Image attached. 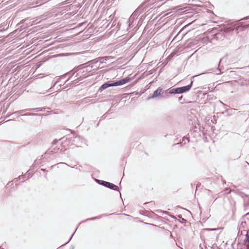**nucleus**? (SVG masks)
I'll list each match as a JSON object with an SVG mask.
<instances>
[{
  "label": "nucleus",
  "mask_w": 249,
  "mask_h": 249,
  "mask_svg": "<svg viewBox=\"0 0 249 249\" xmlns=\"http://www.w3.org/2000/svg\"><path fill=\"white\" fill-rule=\"evenodd\" d=\"M93 68V65L90 66V65H89L84 68H80V66H79L78 68H74L71 71L74 70H75V71L69 74L70 75V76L65 81V84L71 80L73 77L74 79L72 81V83L71 84H77L79 81L88 77L89 75V72L90 71V70H89V68L92 69Z\"/></svg>",
  "instance_id": "nucleus-1"
},
{
  "label": "nucleus",
  "mask_w": 249,
  "mask_h": 249,
  "mask_svg": "<svg viewBox=\"0 0 249 249\" xmlns=\"http://www.w3.org/2000/svg\"><path fill=\"white\" fill-rule=\"evenodd\" d=\"M98 218V216H95V217H91V218H89L87 219L86 220V221L94 220Z\"/></svg>",
  "instance_id": "nucleus-22"
},
{
  "label": "nucleus",
  "mask_w": 249,
  "mask_h": 249,
  "mask_svg": "<svg viewBox=\"0 0 249 249\" xmlns=\"http://www.w3.org/2000/svg\"><path fill=\"white\" fill-rule=\"evenodd\" d=\"M45 110V108L41 107V110L40 111H44Z\"/></svg>",
  "instance_id": "nucleus-28"
},
{
  "label": "nucleus",
  "mask_w": 249,
  "mask_h": 249,
  "mask_svg": "<svg viewBox=\"0 0 249 249\" xmlns=\"http://www.w3.org/2000/svg\"><path fill=\"white\" fill-rule=\"evenodd\" d=\"M82 222H83V221H82V222H80V223L78 224V226H79V225H80V224H81Z\"/></svg>",
  "instance_id": "nucleus-33"
},
{
  "label": "nucleus",
  "mask_w": 249,
  "mask_h": 249,
  "mask_svg": "<svg viewBox=\"0 0 249 249\" xmlns=\"http://www.w3.org/2000/svg\"><path fill=\"white\" fill-rule=\"evenodd\" d=\"M95 181L99 184H100L101 185H102V186H103L104 187H107V185L108 183V182H107V181L102 180H99V179H96L95 180Z\"/></svg>",
  "instance_id": "nucleus-13"
},
{
  "label": "nucleus",
  "mask_w": 249,
  "mask_h": 249,
  "mask_svg": "<svg viewBox=\"0 0 249 249\" xmlns=\"http://www.w3.org/2000/svg\"><path fill=\"white\" fill-rule=\"evenodd\" d=\"M41 110V107H36V108H29V111H33L35 112H40Z\"/></svg>",
  "instance_id": "nucleus-17"
},
{
  "label": "nucleus",
  "mask_w": 249,
  "mask_h": 249,
  "mask_svg": "<svg viewBox=\"0 0 249 249\" xmlns=\"http://www.w3.org/2000/svg\"><path fill=\"white\" fill-rule=\"evenodd\" d=\"M60 163H62V164H66V163H65V162H60Z\"/></svg>",
  "instance_id": "nucleus-39"
},
{
  "label": "nucleus",
  "mask_w": 249,
  "mask_h": 249,
  "mask_svg": "<svg viewBox=\"0 0 249 249\" xmlns=\"http://www.w3.org/2000/svg\"><path fill=\"white\" fill-rule=\"evenodd\" d=\"M77 228H78V226H77ZM77 229V228H76V230H75V231H74V233L75 232V231H76Z\"/></svg>",
  "instance_id": "nucleus-36"
},
{
  "label": "nucleus",
  "mask_w": 249,
  "mask_h": 249,
  "mask_svg": "<svg viewBox=\"0 0 249 249\" xmlns=\"http://www.w3.org/2000/svg\"><path fill=\"white\" fill-rule=\"evenodd\" d=\"M163 93L164 91L163 89L160 88H158L156 90L154 91L151 96L149 97L148 99L158 97L163 94Z\"/></svg>",
  "instance_id": "nucleus-3"
},
{
  "label": "nucleus",
  "mask_w": 249,
  "mask_h": 249,
  "mask_svg": "<svg viewBox=\"0 0 249 249\" xmlns=\"http://www.w3.org/2000/svg\"><path fill=\"white\" fill-rule=\"evenodd\" d=\"M189 141H190V140L188 138H187L186 137H184L183 138L182 142H181L180 143H177V144H180L181 145H182L183 144H185L186 143V142H189Z\"/></svg>",
  "instance_id": "nucleus-15"
},
{
  "label": "nucleus",
  "mask_w": 249,
  "mask_h": 249,
  "mask_svg": "<svg viewBox=\"0 0 249 249\" xmlns=\"http://www.w3.org/2000/svg\"><path fill=\"white\" fill-rule=\"evenodd\" d=\"M222 104H223V105H224V106H226V105H225V104H223V103H222Z\"/></svg>",
  "instance_id": "nucleus-42"
},
{
  "label": "nucleus",
  "mask_w": 249,
  "mask_h": 249,
  "mask_svg": "<svg viewBox=\"0 0 249 249\" xmlns=\"http://www.w3.org/2000/svg\"><path fill=\"white\" fill-rule=\"evenodd\" d=\"M221 61V59H220L219 62V64H218V66L219 65Z\"/></svg>",
  "instance_id": "nucleus-32"
},
{
  "label": "nucleus",
  "mask_w": 249,
  "mask_h": 249,
  "mask_svg": "<svg viewBox=\"0 0 249 249\" xmlns=\"http://www.w3.org/2000/svg\"><path fill=\"white\" fill-rule=\"evenodd\" d=\"M106 187L112 190L119 191V187L117 185L109 182H108V184Z\"/></svg>",
  "instance_id": "nucleus-9"
},
{
  "label": "nucleus",
  "mask_w": 249,
  "mask_h": 249,
  "mask_svg": "<svg viewBox=\"0 0 249 249\" xmlns=\"http://www.w3.org/2000/svg\"><path fill=\"white\" fill-rule=\"evenodd\" d=\"M38 115L37 114L33 113H25L23 114H20L21 116H36Z\"/></svg>",
  "instance_id": "nucleus-16"
},
{
  "label": "nucleus",
  "mask_w": 249,
  "mask_h": 249,
  "mask_svg": "<svg viewBox=\"0 0 249 249\" xmlns=\"http://www.w3.org/2000/svg\"><path fill=\"white\" fill-rule=\"evenodd\" d=\"M245 242L249 243V229L247 230L246 235V239L244 240Z\"/></svg>",
  "instance_id": "nucleus-18"
},
{
  "label": "nucleus",
  "mask_w": 249,
  "mask_h": 249,
  "mask_svg": "<svg viewBox=\"0 0 249 249\" xmlns=\"http://www.w3.org/2000/svg\"><path fill=\"white\" fill-rule=\"evenodd\" d=\"M178 217H179V218H181V215H179V216H178Z\"/></svg>",
  "instance_id": "nucleus-40"
},
{
  "label": "nucleus",
  "mask_w": 249,
  "mask_h": 249,
  "mask_svg": "<svg viewBox=\"0 0 249 249\" xmlns=\"http://www.w3.org/2000/svg\"><path fill=\"white\" fill-rule=\"evenodd\" d=\"M193 83V81L191 80V83L189 85H188L185 86H183V87H179L180 94L185 93L187 91H189L192 87Z\"/></svg>",
  "instance_id": "nucleus-5"
},
{
  "label": "nucleus",
  "mask_w": 249,
  "mask_h": 249,
  "mask_svg": "<svg viewBox=\"0 0 249 249\" xmlns=\"http://www.w3.org/2000/svg\"><path fill=\"white\" fill-rule=\"evenodd\" d=\"M240 69H244L247 71L248 72H249V65L248 66L243 67L242 68H241Z\"/></svg>",
  "instance_id": "nucleus-20"
},
{
  "label": "nucleus",
  "mask_w": 249,
  "mask_h": 249,
  "mask_svg": "<svg viewBox=\"0 0 249 249\" xmlns=\"http://www.w3.org/2000/svg\"><path fill=\"white\" fill-rule=\"evenodd\" d=\"M249 19V16L243 18L242 19V20H246V19Z\"/></svg>",
  "instance_id": "nucleus-26"
},
{
  "label": "nucleus",
  "mask_w": 249,
  "mask_h": 249,
  "mask_svg": "<svg viewBox=\"0 0 249 249\" xmlns=\"http://www.w3.org/2000/svg\"><path fill=\"white\" fill-rule=\"evenodd\" d=\"M120 197H121L122 195L120 192Z\"/></svg>",
  "instance_id": "nucleus-41"
},
{
  "label": "nucleus",
  "mask_w": 249,
  "mask_h": 249,
  "mask_svg": "<svg viewBox=\"0 0 249 249\" xmlns=\"http://www.w3.org/2000/svg\"><path fill=\"white\" fill-rule=\"evenodd\" d=\"M27 20V19H22L20 21V23H24V22H25L26 20Z\"/></svg>",
  "instance_id": "nucleus-27"
},
{
  "label": "nucleus",
  "mask_w": 249,
  "mask_h": 249,
  "mask_svg": "<svg viewBox=\"0 0 249 249\" xmlns=\"http://www.w3.org/2000/svg\"><path fill=\"white\" fill-rule=\"evenodd\" d=\"M216 74H219L221 73L222 72H221V69H220V68H218L217 69V70H216Z\"/></svg>",
  "instance_id": "nucleus-23"
},
{
  "label": "nucleus",
  "mask_w": 249,
  "mask_h": 249,
  "mask_svg": "<svg viewBox=\"0 0 249 249\" xmlns=\"http://www.w3.org/2000/svg\"><path fill=\"white\" fill-rule=\"evenodd\" d=\"M74 71H75V70H74L73 71H69V72H67V73H66L61 75V76H60L57 78V80L55 82H54L53 86L50 88V89H49L50 91H52L53 90V87L56 85V84L57 83H58L59 82V81H60V80L61 79L64 78L67 75H69V74H71Z\"/></svg>",
  "instance_id": "nucleus-6"
},
{
  "label": "nucleus",
  "mask_w": 249,
  "mask_h": 249,
  "mask_svg": "<svg viewBox=\"0 0 249 249\" xmlns=\"http://www.w3.org/2000/svg\"><path fill=\"white\" fill-rule=\"evenodd\" d=\"M12 121V120H9L8 121H7L6 122H9V121Z\"/></svg>",
  "instance_id": "nucleus-35"
},
{
  "label": "nucleus",
  "mask_w": 249,
  "mask_h": 249,
  "mask_svg": "<svg viewBox=\"0 0 249 249\" xmlns=\"http://www.w3.org/2000/svg\"><path fill=\"white\" fill-rule=\"evenodd\" d=\"M56 142H57V141H56V140H54V141H53V142H52L53 145L55 144L56 143Z\"/></svg>",
  "instance_id": "nucleus-29"
},
{
  "label": "nucleus",
  "mask_w": 249,
  "mask_h": 249,
  "mask_svg": "<svg viewBox=\"0 0 249 249\" xmlns=\"http://www.w3.org/2000/svg\"><path fill=\"white\" fill-rule=\"evenodd\" d=\"M131 78L126 77L123 78L119 81L114 82V85L116 86H121L124 85L130 81Z\"/></svg>",
  "instance_id": "nucleus-4"
},
{
  "label": "nucleus",
  "mask_w": 249,
  "mask_h": 249,
  "mask_svg": "<svg viewBox=\"0 0 249 249\" xmlns=\"http://www.w3.org/2000/svg\"><path fill=\"white\" fill-rule=\"evenodd\" d=\"M25 176H26V175H22V176H19L18 178H15L14 179V182H17L18 180H20L21 179V178H25Z\"/></svg>",
  "instance_id": "nucleus-19"
},
{
  "label": "nucleus",
  "mask_w": 249,
  "mask_h": 249,
  "mask_svg": "<svg viewBox=\"0 0 249 249\" xmlns=\"http://www.w3.org/2000/svg\"><path fill=\"white\" fill-rule=\"evenodd\" d=\"M207 230H209V231H214V230H215V229H208Z\"/></svg>",
  "instance_id": "nucleus-31"
},
{
  "label": "nucleus",
  "mask_w": 249,
  "mask_h": 249,
  "mask_svg": "<svg viewBox=\"0 0 249 249\" xmlns=\"http://www.w3.org/2000/svg\"><path fill=\"white\" fill-rule=\"evenodd\" d=\"M59 86L60 87V88H59V89H60V88H61V85H59Z\"/></svg>",
  "instance_id": "nucleus-38"
},
{
  "label": "nucleus",
  "mask_w": 249,
  "mask_h": 249,
  "mask_svg": "<svg viewBox=\"0 0 249 249\" xmlns=\"http://www.w3.org/2000/svg\"><path fill=\"white\" fill-rule=\"evenodd\" d=\"M247 249H249V245L247 246Z\"/></svg>",
  "instance_id": "nucleus-37"
},
{
  "label": "nucleus",
  "mask_w": 249,
  "mask_h": 249,
  "mask_svg": "<svg viewBox=\"0 0 249 249\" xmlns=\"http://www.w3.org/2000/svg\"><path fill=\"white\" fill-rule=\"evenodd\" d=\"M29 111V108H26L22 110H20L15 112L13 114H16L18 116H20V114H22V113H25L26 111Z\"/></svg>",
  "instance_id": "nucleus-14"
},
{
  "label": "nucleus",
  "mask_w": 249,
  "mask_h": 249,
  "mask_svg": "<svg viewBox=\"0 0 249 249\" xmlns=\"http://www.w3.org/2000/svg\"><path fill=\"white\" fill-rule=\"evenodd\" d=\"M74 232H73V234L71 235V237L70 238V239H69V240H68V241H67V242H66L65 244H63V245L67 244V243H69V242L71 240V238H72V237L73 235H74Z\"/></svg>",
  "instance_id": "nucleus-24"
},
{
  "label": "nucleus",
  "mask_w": 249,
  "mask_h": 249,
  "mask_svg": "<svg viewBox=\"0 0 249 249\" xmlns=\"http://www.w3.org/2000/svg\"><path fill=\"white\" fill-rule=\"evenodd\" d=\"M160 1L161 0H145L144 1V4H146L149 7L150 5Z\"/></svg>",
  "instance_id": "nucleus-10"
},
{
  "label": "nucleus",
  "mask_w": 249,
  "mask_h": 249,
  "mask_svg": "<svg viewBox=\"0 0 249 249\" xmlns=\"http://www.w3.org/2000/svg\"><path fill=\"white\" fill-rule=\"evenodd\" d=\"M104 58V57H101V58H100V59L101 60H102V59H103V58Z\"/></svg>",
  "instance_id": "nucleus-34"
},
{
  "label": "nucleus",
  "mask_w": 249,
  "mask_h": 249,
  "mask_svg": "<svg viewBox=\"0 0 249 249\" xmlns=\"http://www.w3.org/2000/svg\"><path fill=\"white\" fill-rule=\"evenodd\" d=\"M110 87H115L114 85V82H112L111 83H109L108 82L105 83L100 87L99 89V91L102 92L104 90Z\"/></svg>",
  "instance_id": "nucleus-7"
},
{
  "label": "nucleus",
  "mask_w": 249,
  "mask_h": 249,
  "mask_svg": "<svg viewBox=\"0 0 249 249\" xmlns=\"http://www.w3.org/2000/svg\"><path fill=\"white\" fill-rule=\"evenodd\" d=\"M248 224L246 221H242L240 225L238 226V228L240 230H243L244 231H246V229L247 228V226Z\"/></svg>",
  "instance_id": "nucleus-11"
},
{
  "label": "nucleus",
  "mask_w": 249,
  "mask_h": 249,
  "mask_svg": "<svg viewBox=\"0 0 249 249\" xmlns=\"http://www.w3.org/2000/svg\"><path fill=\"white\" fill-rule=\"evenodd\" d=\"M41 170L43 171V172H46V170L45 169H43V168H41Z\"/></svg>",
  "instance_id": "nucleus-30"
},
{
  "label": "nucleus",
  "mask_w": 249,
  "mask_h": 249,
  "mask_svg": "<svg viewBox=\"0 0 249 249\" xmlns=\"http://www.w3.org/2000/svg\"><path fill=\"white\" fill-rule=\"evenodd\" d=\"M186 221H187V220L185 219L182 218V221H181L182 223H185L186 222Z\"/></svg>",
  "instance_id": "nucleus-25"
},
{
  "label": "nucleus",
  "mask_w": 249,
  "mask_h": 249,
  "mask_svg": "<svg viewBox=\"0 0 249 249\" xmlns=\"http://www.w3.org/2000/svg\"><path fill=\"white\" fill-rule=\"evenodd\" d=\"M98 60H97L96 59L92 60L89 62V63H90L91 64L97 63L98 62Z\"/></svg>",
  "instance_id": "nucleus-21"
},
{
  "label": "nucleus",
  "mask_w": 249,
  "mask_h": 249,
  "mask_svg": "<svg viewBox=\"0 0 249 249\" xmlns=\"http://www.w3.org/2000/svg\"><path fill=\"white\" fill-rule=\"evenodd\" d=\"M242 28V27L240 26L234 25L232 27H230L227 28V30H228L229 32L233 31L234 30H235L237 32L239 29V28Z\"/></svg>",
  "instance_id": "nucleus-12"
},
{
  "label": "nucleus",
  "mask_w": 249,
  "mask_h": 249,
  "mask_svg": "<svg viewBox=\"0 0 249 249\" xmlns=\"http://www.w3.org/2000/svg\"><path fill=\"white\" fill-rule=\"evenodd\" d=\"M165 94H180L179 87L176 88H173V89H169L168 90H165Z\"/></svg>",
  "instance_id": "nucleus-8"
},
{
  "label": "nucleus",
  "mask_w": 249,
  "mask_h": 249,
  "mask_svg": "<svg viewBox=\"0 0 249 249\" xmlns=\"http://www.w3.org/2000/svg\"><path fill=\"white\" fill-rule=\"evenodd\" d=\"M149 8L146 4H144V2L133 12L131 17L134 18L135 17H139L141 14L145 12Z\"/></svg>",
  "instance_id": "nucleus-2"
}]
</instances>
